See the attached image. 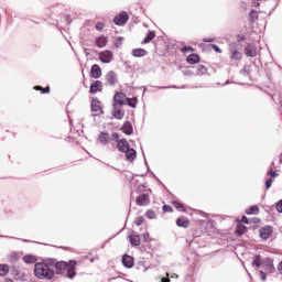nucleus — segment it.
<instances>
[{"instance_id":"nucleus-13","label":"nucleus","mask_w":282,"mask_h":282,"mask_svg":"<svg viewBox=\"0 0 282 282\" xmlns=\"http://www.w3.org/2000/svg\"><path fill=\"white\" fill-rule=\"evenodd\" d=\"M245 54L250 58H254V56H257V46L252 44H247V46L245 47Z\"/></svg>"},{"instance_id":"nucleus-47","label":"nucleus","mask_w":282,"mask_h":282,"mask_svg":"<svg viewBox=\"0 0 282 282\" xmlns=\"http://www.w3.org/2000/svg\"><path fill=\"white\" fill-rule=\"evenodd\" d=\"M264 265H268V268H269L270 270H272V268H274V265L272 264V262H271L270 260L265 261V262H264Z\"/></svg>"},{"instance_id":"nucleus-7","label":"nucleus","mask_w":282,"mask_h":282,"mask_svg":"<svg viewBox=\"0 0 282 282\" xmlns=\"http://www.w3.org/2000/svg\"><path fill=\"white\" fill-rule=\"evenodd\" d=\"M111 116L116 118V120H122L124 118V109H122V106L112 105Z\"/></svg>"},{"instance_id":"nucleus-12","label":"nucleus","mask_w":282,"mask_h":282,"mask_svg":"<svg viewBox=\"0 0 282 282\" xmlns=\"http://www.w3.org/2000/svg\"><path fill=\"white\" fill-rule=\"evenodd\" d=\"M102 87H104L102 82L95 80L90 85L89 94H98V91H102Z\"/></svg>"},{"instance_id":"nucleus-22","label":"nucleus","mask_w":282,"mask_h":282,"mask_svg":"<svg viewBox=\"0 0 282 282\" xmlns=\"http://www.w3.org/2000/svg\"><path fill=\"white\" fill-rule=\"evenodd\" d=\"M124 153H126V160H128V162H133V160H135V158L138 156V153L135 152V150L131 148Z\"/></svg>"},{"instance_id":"nucleus-36","label":"nucleus","mask_w":282,"mask_h":282,"mask_svg":"<svg viewBox=\"0 0 282 282\" xmlns=\"http://www.w3.org/2000/svg\"><path fill=\"white\" fill-rule=\"evenodd\" d=\"M145 217H147V219H155V217H158V214H155V212L153 209H149L145 213Z\"/></svg>"},{"instance_id":"nucleus-15","label":"nucleus","mask_w":282,"mask_h":282,"mask_svg":"<svg viewBox=\"0 0 282 282\" xmlns=\"http://www.w3.org/2000/svg\"><path fill=\"white\" fill-rule=\"evenodd\" d=\"M107 43H109V40L105 35H101L95 39V45L97 47H100V48L107 47Z\"/></svg>"},{"instance_id":"nucleus-27","label":"nucleus","mask_w":282,"mask_h":282,"mask_svg":"<svg viewBox=\"0 0 282 282\" xmlns=\"http://www.w3.org/2000/svg\"><path fill=\"white\" fill-rule=\"evenodd\" d=\"M10 272V265L0 264V276H6Z\"/></svg>"},{"instance_id":"nucleus-30","label":"nucleus","mask_w":282,"mask_h":282,"mask_svg":"<svg viewBox=\"0 0 282 282\" xmlns=\"http://www.w3.org/2000/svg\"><path fill=\"white\" fill-rule=\"evenodd\" d=\"M247 215H259V206L253 205L247 209Z\"/></svg>"},{"instance_id":"nucleus-48","label":"nucleus","mask_w":282,"mask_h":282,"mask_svg":"<svg viewBox=\"0 0 282 282\" xmlns=\"http://www.w3.org/2000/svg\"><path fill=\"white\" fill-rule=\"evenodd\" d=\"M198 70L204 74V72H206V66L200 65V66L198 67Z\"/></svg>"},{"instance_id":"nucleus-25","label":"nucleus","mask_w":282,"mask_h":282,"mask_svg":"<svg viewBox=\"0 0 282 282\" xmlns=\"http://www.w3.org/2000/svg\"><path fill=\"white\" fill-rule=\"evenodd\" d=\"M172 206H174L176 208V210H180V213H186V207L184 206V204H182L177 200H173Z\"/></svg>"},{"instance_id":"nucleus-49","label":"nucleus","mask_w":282,"mask_h":282,"mask_svg":"<svg viewBox=\"0 0 282 282\" xmlns=\"http://www.w3.org/2000/svg\"><path fill=\"white\" fill-rule=\"evenodd\" d=\"M11 259H15V261H17V260H19V256L17 253H13V254H11Z\"/></svg>"},{"instance_id":"nucleus-34","label":"nucleus","mask_w":282,"mask_h":282,"mask_svg":"<svg viewBox=\"0 0 282 282\" xmlns=\"http://www.w3.org/2000/svg\"><path fill=\"white\" fill-rule=\"evenodd\" d=\"M241 52H239L238 50L234 51L230 56L232 61H241Z\"/></svg>"},{"instance_id":"nucleus-6","label":"nucleus","mask_w":282,"mask_h":282,"mask_svg":"<svg viewBox=\"0 0 282 282\" xmlns=\"http://www.w3.org/2000/svg\"><path fill=\"white\" fill-rule=\"evenodd\" d=\"M98 58L102 63H111V61H113V52H111L110 50L102 51L98 54Z\"/></svg>"},{"instance_id":"nucleus-11","label":"nucleus","mask_w":282,"mask_h":282,"mask_svg":"<svg viewBox=\"0 0 282 282\" xmlns=\"http://www.w3.org/2000/svg\"><path fill=\"white\" fill-rule=\"evenodd\" d=\"M117 149L121 153H124L126 151H128L130 149L129 141H127V139H120L117 142Z\"/></svg>"},{"instance_id":"nucleus-20","label":"nucleus","mask_w":282,"mask_h":282,"mask_svg":"<svg viewBox=\"0 0 282 282\" xmlns=\"http://www.w3.org/2000/svg\"><path fill=\"white\" fill-rule=\"evenodd\" d=\"M131 54L134 58H142V57L147 56V54H149V52H147V50H144V48H134V50H132Z\"/></svg>"},{"instance_id":"nucleus-41","label":"nucleus","mask_w":282,"mask_h":282,"mask_svg":"<svg viewBox=\"0 0 282 282\" xmlns=\"http://www.w3.org/2000/svg\"><path fill=\"white\" fill-rule=\"evenodd\" d=\"M142 224H144V217H138L137 219H135V225L137 226H142Z\"/></svg>"},{"instance_id":"nucleus-16","label":"nucleus","mask_w":282,"mask_h":282,"mask_svg":"<svg viewBox=\"0 0 282 282\" xmlns=\"http://www.w3.org/2000/svg\"><path fill=\"white\" fill-rule=\"evenodd\" d=\"M122 263H123L124 268H133V265L135 264V261H134L133 257H131L129 254H124L122 257Z\"/></svg>"},{"instance_id":"nucleus-14","label":"nucleus","mask_w":282,"mask_h":282,"mask_svg":"<svg viewBox=\"0 0 282 282\" xmlns=\"http://www.w3.org/2000/svg\"><path fill=\"white\" fill-rule=\"evenodd\" d=\"M129 241L131 246H140L142 243V240L140 239V235L135 234V231H132L129 236Z\"/></svg>"},{"instance_id":"nucleus-46","label":"nucleus","mask_w":282,"mask_h":282,"mask_svg":"<svg viewBox=\"0 0 282 282\" xmlns=\"http://www.w3.org/2000/svg\"><path fill=\"white\" fill-rule=\"evenodd\" d=\"M276 210H278V213H282V200L278 202Z\"/></svg>"},{"instance_id":"nucleus-3","label":"nucleus","mask_w":282,"mask_h":282,"mask_svg":"<svg viewBox=\"0 0 282 282\" xmlns=\"http://www.w3.org/2000/svg\"><path fill=\"white\" fill-rule=\"evenodd\" d=\"M128 21H129V13H127L126 11L120 12L113 18L115 25H119V26L127 25Z\"/></svg>"},{"instance_id":"nucleus-8","label":"nucleus","mask_w":282,"mask_h":282,"mask_svg":"<svg viewBox=\"0 0 282 282\" xmlns=\"http://www.w3.org/2000/svg\"><path fill=\"white\" fill-rule=\"evenodd\" d=\"M137 206H149L151 204V196L149 194H140L135 199Z\"/></svg>"},{"instance_id":"nucleus-19","label":"nucleus","mask_w":282,"mask_h":282,"mask_svg":"<svg viewBox=\"0 0 282 282\" xmlns=\"http://www.w3.org/2000/svg\"><path fill=\"white\" fill-rule=\"evenodd\" d=\"M176 226H178V228H188V226H191V220L186 217H178L176 219Z\"/></svg>"},{"instance_id":"nucleus-9","label":"nucleus","mask_w":282,"mask_h":282,"mask_svg":"<svg viewBox=\"0 0 282 282\" xmlns=\"http://www.w3.org/2000/svg\"><path fill=\"white\" fill-rule=\"evenodd\" d=\"M272 232H274V229L272 228V226H264L259 230V235L261 239H264V240L270 239V237H272Z\"/></svg>"},{"instance_id":"nucleus-35","label":"nucleus","mask_w":282,"mask_h":282,"mask_svg":"<svg viewBox=\"0 0 282 282\" xmlns=\"http://www.w3.org/2000/svg\"><path fill=\"white\" fill-rule=\"evenodd\" d=\"M35 91H41V94H50V86L43 88L42 86H34Z\"/></svg>"},{"instance_id":"nucleus-10","label":"nucleus","mask_w":282,"mask_h":282,"mask_svg":"<svg viewBox=\"0 0 282 282\" xmlns=\"http://www.w3.org/2000/svg\"><path fill=\"white\" fill-rule=\"evenodd\" d=\"M90 75L93 78L98 79L102 76V68L98 64H95L90 68Z\"/></svg>"},{"instance_id":"nucleus-2","label":"nucleus","mask_w":282,"mask_h":282,"mask_svg":"<svg viewBox=\"0 0 282 282\" xmlns=\"http://www.w3.org/2000/svg\"><path fill=\"white\" fill-rule=\"evenodd\" d=\"M55 267L56 274H65L68 279H74L76 276V260H70L69 262L66 261H58L53 264Z\"/></svg>"},{"instance_id":"nucleus-17","label":"nucleus","mask_w":282,"mask_h":282,"mask_svg":"<svg viewBox=\"0 0 282 282\" xmlns=\"http://www.w3.org/2000/svg\"><path fill=\"white\" fill-rule=\"evenodd\" d=\"M122 133H126V135H132L133 134V126L131 124V121H126L123 126L121 127Z\"/></svg>"},{"instance_id":"nucleus-45","label":"nucleus","mask_w":282,"mask_h":282,"mask_svg":"<svg viewBox=\"0 0 282 282\" xmlns=\"http://www.w3.org/2000/svg\"><path fill=\"white\" fill-rule=\"evenodd\" d=\"M272 182H273L272 178L267 180L265 181V188H271Z\"/></svg>"},{"instance_id":"nucleus-40","label":"nucleus","mask_w":282,"mask_h":282,"mask_svg":"<svg viewBox=\"0 0 282 282\" xmlns=\"http://www.w3.org/2000/svg\"><path fill=\"white\" fill-rule=\"evenodd\" d=\"M163 213H173V207H171V205H164Z\"/></svg>"},{"instance_id":"nucleus-38","label":"nucleus","mask_w":282,"mask_h":282,"mask_svg":"<svg viewBox=\"0 0 282 282\" xmlns=\"http://www.w3.org/2000/svg\"><path fill=\"white\" fill-rule=\"evenodd\" d=\"M110 140H112V142L120 141V134H118V132L112 133Z\"/></svg>"},{"instance_id":"nucleus-28","label":"nucleus","mask_w":282,"mask_h":282,"mask_svg":"<svg viewBox=\"0 0 282 282\" xmlns=\"http://www.w3.org/2000/svg\"><path fill=\"white\" fill-rule=\"evenodd\" d=\"M249 20L251 21V23H254L256 21H259V12H257L256 10H252L249 13Z\"/></svg>"},{"instance_id":"nucleus-5","label":"nucleus","mask_w":282,"mask_h":282,"mask_svg":"<svg viewBox=\"0 0 282 282\" xmlns=\"http://www.w3.org/2000/svg\"><path fill=\"white\" fill-rule=\"evenodd\" d=\"M113 100L115 104L112 105H117L118 107H124V105H127V100H129V97H127L124 93H116Z\"/></svg>"},{"instance_id":"nucleus-51","label":"nucleus","mask_w":282,"mask_h":282,"mask_svg":"<svg viewBox=\"0 0 282 282\" xmlns=\"http://www.w3.org/2000/svg\"><path fill=\"white\" fill-rule=\"evenodd\" d=\"M241 41H246V37H241Z\"/></svg>"},{"instance_id":"nucleus-1","label":"nucleus","mask_w":282,"mask_h":282,"mask_svg":"<svg viewBox=\"0 0 282 282\" xmlns=\"http://www.w3.org/2000/svg\"><path fill=\"white\" fill-rule=\"evenodd\" d=\"M56 272L52 268V264L47 262H37L34 265V275L36 279H42L45 281H52Z\"/></svg>"},{"instance_id":"nucleus-21","label":"nucleus","mask_w":282,"mask_h":282,"mask_svg":"<svg viewBox=\"0 0 282 282\" xmlns=\"http://www.w3.org/2000/svg\"><path fill=\"white\" fill-rule=\"evenodd\" d=\"M98 140L100 144H109V142H111V135H109L108 132H100Z\"/></svg>"},{"instance_id":"nucleus-42","label":"nucleus","mask_w":282,"mask_h":282,"mask_svg":"<svg viewBox=\"0 0 282 282\" xmlns=\"http://www.w3.org/2000/svg\"><path fill=\"white\" fill-rule=\"evenodd\" d=\"M268 175L270 177H276V171H274V169H270V171L268 172Z\"/></svg>"},{"instance_id":"nucleus-32","label":"nucleus","mask_w":282,"mask_h":282,"mask_svg":"<svg viewBox=\"0 0 282 282\" xmlns=\"http://www.w3.org/2000/svg\"><path fill=\"white\" fill-rule=\"evenodd\" d=\"M22 261L24 263H36V257L28 254L22 258Z\"/></svg>"},{"instance_id":"nucleus-26","label":"nucleus","mask_w":282,"mask_h":282,"mask_svg":"<svg viewBox=\"0 0 282 282\" xmlns=\"http://www.w3.org/2000/svg\"><path fill=\"white\" fill-rule=\"evenodd\" d=\"M126 105H128V107H131L132 109H135V107H138V98H128Z\"/></svg>"},{"instance_id":"nucleus-23","label":"nucleus","mask_w":282,"mask_h":282,"mask_svg":"<svg viewBox=\"0 0 282 282\" xmlns=\"http://www.w3.org/2000/svg\"><path fill=\"white\" fill-rule=\"evenodd\" d=\"M186 61L189 65H197L200 58H199V55L197 54H191L189 56H187Z\"/></svg>"},{"instance_id":"nucleus-18","label":"nucleus","mask_w":282,"mask_h":282,"mask_svg":"<svg viewBox=\"0 0 282 282\" xmlns=\"http://www.w3.org/2000/svg\"><path fill=\"white\" fill-rule=\"evenodd\" d=\"M106 80H107L108 85L113 86V85H116V83H118V77L116 76V73L113 70H110L106 75Z\"/></svg>"},{"instance_id":"nucleus-37","label":"nucleus","mask_w":282,"mask_h":282,"mask_svg":"<svg viewBox=\"0 0 282 282\" xmlns=\"http://www.w3.org/2000/svg\"><path fill=\"white\" fill-rule=\"evenodd\" d=\"M95 29L98 30V32H102V30H105V23L102 22H97L95 24Z\"/></svg>"},{"instance_id":"nucleus-29","label":"nucleus","mask_w":282,"mask_h":282,"mask_svg":"<svg viewBox=\"0 0 282 282\" xmlns=\"http://www.w3.org/2000/svg\"><path fill=\"white\" fill-rule=\"evenodd\" d=\"M122 43H124V39L122 36H118L113 41V46L118 50L122 47Z\"/></svg>"},{"instance_id":"nucleus-44","label":"nucleus","mask_w":282,"mask_h":282,"mask_svg":"<svg viewBox=\"0 0 282 282\" xmlns=\"http://www.w3.org/2000/svg\"><path fill=\"white\" fill-rule=\"evenodd\" d=\"M213 50L217 52V54H221V48L217 46V44L212 45Z\"/></svg>"},{"instance_id":"nucleus-31","label":"nucleus","mask_w":282,"mask_h":282,"mask_svg":"<svg viewBox=\"0 0 282 282\" xmlns=\"http://www.w3.org/2000/svg\"><path fill=\"white\" fill-rule=\"evenodd\" d=\"M246 230H247L246 226L243 224L239 223L237 225V228H236V234L237 235H245Z\"/></svg>"},{"instance_id":"nucleus-52","label":"nucleus","mask_w":282,"mask_h":282,"mask_svg":"<svg viewBox=\"0 0 282 282\" xmlns=\"http://www.w3.org/2000/svg\"><path fill=\"white\" fill-rule=\"evenodd\" d=\"M9 282H13L12 280H9Z\"/></svg>"},{"instance_id":"nucleus-33","label":"nucleus","mask_w":282,"mask_h":282,"mask_svg":"<svg viewBox=\"0 0 282 282\" xmlns=\"http://www.w3.org/2000/svg\"><path fill=\"white\" fill-rule=\"evenodd\" d=\"M263 261L261 260V256H254L252 265H256V268H261Z\"/></svg>"},{"instance_id":"nucleus-43","label":"nucleus","mask_w":282,"mask_h":282,"mask_svg":"<svg viewBox=\"0 0 282 282\" xmlns=\"http://www.w3.org/2000/svg\"><path fill=\"white\" fill-rule=\"evenodd\" d=\"M240 224H250V219L246 216H242Z\"/></svg>"},{"instance_id":"nucleus-4","label":"nucleus","mask_w":282,"mask_h":282,"mask_svg":"<svg viewBox=\"0 0 282 282\" xmlns=\"http://www.w3.org/2000/svg\"><path fill=\"white\" fill-rule=\"evenodd\" d=\"M91 111L95 113V116H102L105 111H102V101L98 98H94L91 100Z\"/></svg>"},{"instance_id":"nucleus-50","label":"nucleus","mask_w":282,"mask_h":282,"mask_svg":"<svg viewBox=\"0 0 282 282\" xmlns=\"http://www.w3.org/2000/svg\"><path fill=\"white\" fill-rule=\"evenodd\" d=\"M260 276H262V281H265V273L263 271H260Z\"/></svg>"},{"instance_id":"nucleus-39","label":"nucleus","mask_w":282,"mask_h":282,"mask_svg":"<svg viewBox=\"0 0 282 282\" xmlns=\"http://www.w3.org/2000/svg\"><path fill=\"white\" fill-rule=\"evenodd\" d=\"M249 224H256V225L261 224V219L257 217L249 218Z\"/></svg>"},{"instance_id":"nucleus-24","label":"nucleus","mask_w":282,"mask_h":282,"mask_svg":"<svg viewBox=\"0 0 282 282\" xmlns=\"http://www.w3.org/2000/svg\"><path fill=\"white\" fill-rule=\"evenodd\" d=\"M153 39H155V31H149L141 43L142 45H145L147 43H151Z\"/></svg>"}]
</instances>
